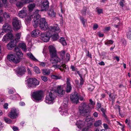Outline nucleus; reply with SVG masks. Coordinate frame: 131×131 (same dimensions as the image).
Here are the masks:
<instances>
[{
  "mask_svg": "<svg viewBox=\"0 0 131 131\" xmlns=\"http://www.w3.org/2000/svg\"><path fill=\"white\" fill-rule=\"evenodd\" d=\"M48 48L50 56L51 57V61L52 63H57L59 62L61 63L62 64L61 65H57L56 66L57 68L60 69L61 71H63V70H68V66H66L64 64H63L64 62L62 61V59H61L57 56L56 50L55 48L52 46H49Z\"/></svg>",
  "mask_w": 131,
  "mask_h": 131,
  "instance_id": "f257e3e1",
  "label": "nucleus"
},
{
  "mask_svg": "<svg viewBox=\"0 0 131 131\" xmlns=\"http://www.w3.org/2000/svg\"><path fill=\"white\" fill-rule=\"evenodd\" d=\"M39 11L40 10L38 9H37L35 11V13L33 15L34 16L32 24L34 28H36L39 25V27L41 30H45L48 29L49 27H48L45 18H42L39 19L40 16L38 13Z\"/></svg>",
  "mask_w": 131,
  "mask_h": 131,
  "instance_id": "f03ea898",
  "label": "nucleus"
},
{
  "mask_svg": "<svg viewBox=\"0 0 131 131\" xmlns=\"http://www.w3.org/2000/svg\"><path fill=\"white\" fill-rule=\"evenodd\" d=\"M48 31L47 33L41 34L40 35L41 39L45 42L48 41L51 36V32H59L60 29L58 25L56 24L53 26H49L47 29Z\"/></svg>",
  "mask_w": 131,
  "mask_h": 131,
  "instance_id": "7ed1b4c3",
  "label": "nucleus"
},
{
  "mask_svg": "<svg viewBox=\"0 0 131 131\" xmlns=\"http://www.w3.org/2000/svg\"><path fill=\"white\" fill-rule=\"evenodd\" d=\"M95 119L90 116H87L85 122L82 121L80 123L77 124V125L78 128H81L84 126L87 125L86 128H83L82 131H87L89 128L92 127L93 126V123Z\"/></svg>",
  "mask_w": 131,
  "mask_h": 131,
  "instance_id": "20e7f679",
  "label": "nucleus"
},
{
  "mask_svg": "<svg viewBox=\"0 0 131 131\" xmlns=\"http://www.w3.org/2000/svg\"><path fill=\"white\" fill-rule=\"evenodd\" d=\"M56 97L55 92L52 89L51 90L49 94L46 96L45 102L48 104H52L53 103V100Z\"/></svg>",
  "mask_w": 131,
  "mask_h": 131,
  "instance_id": "39448f33",
  "label": "nucleus"
},
{
  "mask_svg": "<svg viewBox=\"0 0 131 131\" xmlns=\"http://www.w3.org/2000/svg\"><path fill=\"white\" fill-rule=\"evenodd\" d=\"M31 96L35 100L39 101L41 100L43 96V93L41 90L36 91L32 92Z\"/></svg>",
  "mask_w": 131,
  "mask_h": 131,
  "instance_id": "423d86ee",
  "label": "nucleus"
},
{
  "mask_svg": "<svg viewBox=\"0 0 131 131\" xmlns=\"http://www.w3.org/2000/svg\"><path fill=\"white\" fill-rule=\"evenodd\" d=\"M39 82L34 78L29 79L28 81L27 86L30 88H35L39 84Z\"/></svg>",
  "mask_w": 131,
  "mask_h": 131,
  "instance_id": "0eeeda50",
  "label": "nucleus"
},
{
  "mask_svg": "<svg viewBox=\"0 0 131 131\" xmlns=\"http://www.w3.org/2000/svg\"><path fill=\"white\" fill-rule=\"evenodd\" d=\"M79 110L80 113L84 116L89 115L91 111L90 107H79Z\"/></svg>",
  "mask_w": 131,
  "mask_h": 131,
  "instance_id": "6e6552de",
  "label": "nucleus"
},
{
  "mask_svg": "<svg viewBox=\"0 0 131 131\" xmlns=\"http://www.w3.org/2000/svg\"><path fill=\"white\" fill-rule=\"evenodd\" d=\"M63 86L62 85H58L56 89L54 90L55 93H57L59 96H62L65 93V91L63 90Z\"/></svg>",
  "mask_w": 131,
  "mask_h": 131,
  "instance_id": "1a4fd4ad",
  "label": "nucleus"
},
{
  "mask_svg": "<svg viewBox=\"0 0 131 131\" xmlns=\"http://www.w3.org/2000/svg\"><path fill=\"white\" fill-rule=\"evenodd\" d=\"M21 25V21L17 17H14L13 22V25L14 28L18 30L20 28Z\"/></svg>",
  "mask_w": 131,
  "mask_h": 131,
  "instance_id": "9d476101",
  "label": "nucleus"
},
{
  "mask_svg": "<svg viewBox=\"0 0 131 131\" xmlns=\"http://www.w3.org/2000/svg\"><path fill=\"white\" fill-rule=\"evenodd\" d=\"M7 59L10 62L15 63H18L20 61V59H18L16 56L13 54L8 55Z\"/></svg>",
  "mask_w": 131,
  "mask_h": 131,
  "instance_id": "9b49d317",
  "label": "nucleus"
},
{
  "mask_svg": "<svg viewBox=\"0 0 131 131\" xmlns=\"http://www.w3.org/2000/svg\"><path fill=\"white\" fill-rule=\"evenodd\" d=\"M18 115L17 110L15 108H13L11 109L10 112L9 113L8 116L11 119H14L17 117Z\"/></svg>",
  "mask_w": 131,
  "mask_h": 131,
  "instance_id": "f8f14e48",
  "label": "nucleus"
},
{
  "mask_svg": "<svg viewBox=\"0 0 131 131\" xmlns=\"http://www.w3.org/2000/svg\"><path fill=\"white\" fill-rule=\"evenodd\" d=\"M70 98L72 102L76 104L79 102V96L77 93L71 94L70 96Z\"/></svg>",
  "mask_w": 131,
  "mask_h": 131,
  "instance_id": "ddd939ff",
  "label": "nucleus"
},
{
  "mask_svg": "<svg viewBox=\"0 0 131 131\" xmlns=\"http://www.w3.org/2000/svg\"><path fill=\"white\" fill-rule=\"evenodd\" d=\"M13 36L12 33L7 34L4 36L2 40L4 43H7L9 40L10 41L11 40L13 39Z\"/></svg>",
  "mask_w": 131,
  "mask_h": 131,
  "instance_id": "4468645a",
  "label": "nucleus"
},
{
  "mask_svg": "<svg viewBox=\"0 0 131 131\" xmlns=\"http://www.w3.org/2000/svg\"><path fill=\"white\" fill-rule=\"evenodd\" d=\"M25 68L22 66L19 67L17 69L16 73L18 75H22L26 72Z\"/></svg>",
  "mask_w": 131,
  "mask_h": 131,
  "instance_id": "2eb2a0df",
  "label": "nucleus"
},
{
  "mask_svg": "<svg viewBox=\"0 0 131 131\" xmlns=\"http://www.w3.org/2000/svg\"><path fill=\"white\" fill-rule=\"evenodd\" d=\"M14 39L11 40L9 43L7 45V49L8 50H11L13 48L15 47L16 45L14 42Z\"/></svg>",
  "mask_w": 131,
  "mask_h": 131,
  "instance_id": "dca6fc26",
  "label": "nucleus"
},
{
  "mask_svg": "<svg viewBox=\"0 0 131 131\" xmlns=\"http://www.w3.org/2000/svg\"><path fill=\"white\" fill-rule=\"evenodd\" d=\"M27 11L26 8L24 7L18 13L19 17L21 18L25 17L27 15Z\"/></svg>",
  "mask_w": 131,
  "mask_h": 131,
  "instance_id": "f3484780",
  "label": "nucleus"
},
{
  "mask_svg": "<svg viewBox=\"0 0 131 131\" xmlns=\"http://www.w3.org/2000/svg\"><path fill=\"white\" fill-rule=\"evenodd\" d=\"M49 2L47 0H46V1H44L42 3V6H41V7L43 8L44 9H41V11H46L47 10V9L49 7Z\"/></svg>",
  "mask_w": 131,
  "mask_h": 131,
  "instance_id": "a211bd4d",
  "label": "nucleus"
},
{
  "mask_svg": "<svg viewBox=\"0 0 131 131\" xmlns=\"http://www.w3.org/2000/svg\"><path fill=\"white\" fill-rule=\"evenodd\" d=\"M71 81V80L69 78L67 79L66 92L68 93L70 92L72 90V86L70 83Z\"/></svg>",
  "mask_w": 131,
  "mask_h": 131,
  "instance_id": "6ab92c4d",
  "label": "nucleus"
},
{
  "mask_svg": "<svg viewBox=\"0 0 131 131\" xmlns=\"http://www.w3.org/2000/svg\"><path fill=\"white\" fill-rule=\"evenodd\" d=\"M3 29L5 32H8L10 29V26L8 23L5 24L3 26Z\"/></svg>",
  "mask_w": 131,
  "mask_h": 131,
  "instance_id": "aec40b11",
  "label": "nucleus"
},
{
  "mask_svg": "<svg viewBox=\"0 0 131 131\" xmlns=\"http://www.w3.org/2000/svg\"><path fill=\"white\" fill-rule=\"evenodd\" d=\"M40 31L39 30L36 29L32 31L31 32L32 36L34 37H38L40 34Z\"/></svg>",
  "mask_w": 131,
  "mask_h": 131,
  "instance_id": "412c9836",
  "label": "nucleus"
},
{
  "mask_svg": "<svg viewBox=\"0 0 131 131\" xmlns=\"http://www.w3.org/2000/svg\"><path fill=\"white\" fill-rule=\"evenodd\" d=\"M15 50L16 52V54L18 56V58L20 59L23 56V53L18 48H15Z\"/></svg>",
  "mask_w": 131,
  "mask_h": 131,
  "instance_id": "4be33fe9",
  "label": "nucleus"
},
{
  "mask_svg": "<svg viewBox=\"0 0 131 131\" xmlns=\"http://www.w3.org/2000/svg\"><path fill=\"white\" fill-rule=\"evenodd\" d=\"M109 100L110 101H112L113 102L114 101L115 99L117 97L116 94L110 93L109 94Z\"/></svg>",
  "mask_w": 131,
  "mask_h": 131,
  "instance_id": "5701e85b",
  "label": "nucleus"
},
{
  "mask_svg": "<svg viewBox=\"0 0 131 131\" xmlns=\"http://www.w3.org/2000/svg\"><path fill=\"white\" fill-rule=\"evenodd\" d=\"M19 46L25 52H26L27 50V46L23 42L19 43Z\"/></svg>",
  "mask_w": 131,
  "mask_h": 131,
  "instance_id": "b1692460",
  "label": "nucleus"
},
{
  "mask_svg": "<svg viewBox=\"0 0 131 131\" xmlns=\"http://www.w3.org/2000/svg\"><path fill=\"white\" fill-rule=\"evenodd\" d=\"M48 15L50 17H54L56 16V13L52 9H50L48 11Z\"/></svg>",
  "mask_w": 131,
  "mask_h": 131,
  "instance_id": "393cba45",
  "label": "nucleus"
},
{
  "mask_svg": "<svg viewBox=\"0 0 131 131\" xmlns=\"http://www.w3.org/2000/svg\"><path fill=\"white\" fill-rule=\"evenodd\" d=\"M3 17L5 20H9L10 19V15L8 13L4 12L3 13Z\"/></svg>",
  "mask_w": 131,
  "mask_h": 131,
  "instance_id": "a878e982",
  "label": "nucleus"
},
{
  "mask_svg": "<svg viewBox=\"0 0 131 131\" xmlns=\"http://www.w3.org/2000/svg\"><path fill=\"white\" fill-rule=\"evenodd\" d=\"M42 71L43 74L44 75H48L50 73V71L49 69H43Z\"/></svg>",
  "mask_w": 131,
  "mask_h": 131,
  "instance_id": "bb28decb",
  "label": "nucleus"
},
{
  "mask_svg": "<svg viewBox=\"0 0 131 131\" xmlns=\"http://www.w3.org/2000/svg\"><path fill=\"white\" fill-rule=\"evenodd\" d=\"M36 6V5L35 3L30 4L28 6L29 10L30 12L32 11L34 8Z\"/></svg>",
  "mask_w": 131,
  "mask_h": 131,
  "instance_id": "cd10ccee",
  "label": "nucleus"
},
{
  "mask_svg": "<svg viewBox=\"0 0 131 131\" xmlns=\"http://www.w3.org/2000/svg\"><path fill=\"white\" fill-rule=\"evenodd\" d=\"M27 55L28 57L34 61H37L38 60L35 58L31 52H29L27 53Z\"/></svg>",
  "mask_w": 131,
  "mask_h": 131,
  "instance_id": "c85d7f7f",
  "label": "nucleus"
},
{
  "mask_svg": "<svg viewBox=\"0 0 131 131\" xmlns=\"http://www.w3.org/2000/svg\"><path fill=\"white\" fill-rule=\"evenodd\" d=\"M7 0H0V7L3 6L4 5H7Z\"/></svg>",
  "mask_w": 131,
  "mask_h": 131,
  "instance_id": "c756f323",
  "label": "nucleus"
},
{
  "mask_svg": "<svg viewBox=\"0 0 131 131\" xmlns=\"http://www.w3.org/2000/svg\"><path fill=\"white\" fill-rule=\"evenodd\" d=\"M51 32V36L52 39L53 40H57L59 38V36L58 34H54L53 35H52V33Z\"/></svg>",
  "mask_w": 131,
  "mask_h": 131,
  "instance_id": "7c9ffc66",
  "label": "nucleus"
},
{
  "mask_svg": "<svg viewBox=\"0 0 131 131\" xmlns=\"http://www.w3.org/2000/svg\"><path fill=\"white\" fill-rule=\"evenodd\" d=\"M70 54L68 53H67L66 58H64L63 60L62 61H64L65 62L66 61L67 62L70 60Z\"/></svg>",
  "mask_w": 131,
  "mask_h": 131,
  "instance_id": "2f4dec72",
  "label": "nucleus"
},
{
  "mask_svg": "<svg viewBox=\"0 0 131 131\" xmlns=\"http://www.w3.org/2000/svg\"><path fill=\"white\" fill-rule=\"evenodd\" d=\"M34 71L37 74H39L40 73V71L39 68L37 66L34 67Z\"/></svg>",
  "mask_w": 131,
  "mask_h": 131,
  "instance_id": "473e14b6",
  "label": "nucleus"
},
{
  "mask_svg": "<svg viewBox=\"0 0 131 131\" xmlns=\"http://www.w3.org/2000/svg\"><path fill=\"white\" fill-rule=\"evenodd\" d=\"M60 42L63 45H67V43L64 38H61L60 39Z\"/></svg>",
  "mask_w": 131,
  "mask_h": 131,
  "instance_id": "72a5a7b5",
  "label": "nucleus"
},
{
  "mask_svg": "<svg viewBox=\"0 0 131 131\" xmlns=\"http://www.w3.org/2000/svg\"><path fill=\"white\" fill-rule=\"evenodd\" d=\"M113 42L114 41L111 40H106L105 41V45L109 46L110 45L112 44Z\"/></svg>",
  "mask_w": 131,
  "mask_h": 131,
  "instance_id": "f704fd0d",
  "label": "nucleus"
},
{
  "mask_svg": "<svg viewBox=\"0 0 131 131\" xmlns=\"http://www.w3.org/2000/svg\"><path fill=\"white\" fill-rule=\"evenodd\" d=\"M61 58L62 60H63L64 58V56L65 53V51L64 50H62L59 52Z\"/></svg>",
  "mask_w": 131,
  "mask_h": 131,
  "instance_id": "c9c22d12",
  "label": "nucleus"
},
{
  "mask_svg": "<svg viewBox=\"0 0 131 131\" xmlns=\"http://www.w3.org/2000/svg\"><path fill=\"white\" fill-rule=\"evenodd\" d=\"M101 120H98L95 122L94 124V125L96 127H97L101 125Z\"/></svg>",
  "mask_w": 131,
  "mask_h": 131,
  "instance_id": "e433bc0d",
  "label": "nucleus"
},
{
  "mask_svg": "<svg viewBox=\"0 0 131 131\" xmlns=\"http://www.w3.org/2000/svg\"><path fill=\"white\" fill-rule=\"evenodd\" d=\"M87 8L85 7H84L83 9L81 11V12L83 15H86V11L87 10Z\"/></svg>",
  "mask_w": 131,
  "mask_h": 131,
  "instance_id": "4c0bfd02",
  "label": "nucleus"
},
{
  "mask_svg": "<svg viewBox=\"0 0 131 131\" xmlns=\"http://www.w3.org/2000/svg\"><path fill=\"white\" fill-rule=\"evenodd\" d=\"M127 37L129 39H131V29H129L127 32Z\"/></svg>",
  "mask_w": 131,
  "mask_h": 131,
  "instance_id": "58836bf2",
  "label": "nucleus"
},
{
  "mask_svg": "<svg viewBox=\"0 0 131 131\" xmlns=\"http://www.w3.org/2000/svg\"><path fill=\"white\" fill-rule=\"evenodd\" d=\"M66 107H60L59 108V110L63 112H66V111H67Z\"/></svg>",
  "mask_w": 131,
  "mask_h": 131,
  "instance_id": "ea45409f",
  "label": "nucleus"
},
{
  "mask_svg": "<svg viewBox=\"0 0 131 131\" xmlns=\"http://www.w3.org/2000/svg\"><path fill=\"white\" fill-rule=\"evenodd\" d=\"M17 6L19 8H21L23 6V3L21 2H18L16 4Z\"/></svg>",
  "mask_w": 131,
  "mask_h": 131,
  "instance_id": "a19ab883",
  "label": "nucleus"
},
{
  "mask_svg": "<svg viewBox=\"0 0 131 131\" xmlns=\"http://www.w3.org/2000/svg\"><path fill=\"white\" fill-rule=\"evenodd\" d=\"M51 77L52 79L56 80L60 79L61 78V77L60 76L55 75H52Z\"/></svg>",
  "mask_w": 131,
  "mask_h": 131,
  "instance_id": "79ce46f5",
  "label": "nucleus"
},
{
  "mask_svg": "<svg viewBox=\"0 0 131 131\" xmlns=\"http://www.w3.org/2000/svg\"><path fill=\"white\" fill-rule=\"evenodd\" d=\"M4 119L5 122L9 124L12 123V122L11 120L7 117H4Z\"/></svg>",
  "mask_w": 131,
  "mask_h": 131,
  "instance_id": "37998d69",
  "label": "nucleus"
},
{
  "mask_svg": "<svg viewBox=\"0 0 131 131\" xmlns=\"http://www.w3.org/2000/svg\"><path fill=\"white\" fill-rule=\"evenodd\" d=\"M21 35V33L20 32L16 34V39H19L20 38Z\"/></svg>",
  "mask_w": 131,
  "mask_h": 131,
  "instance_id": "c03bdc74",
  "label": "nucleus"
},
{
  "mask_svg": "<svg viewBox=\"0 0 131 131\" xmlns=\"http://www.w3.org/2000/svg\"><path fill=\"white\" fill-rule=\"evenodd\" d=\"M41 79L44 82H46L48 81L47 77L45 76H42L41 77Z\"/></svg>",
  "mask_w": 131,
  "mask_h": 131,
  "instance_id": "a18cd8bd",
  "label": "nucleus"
},
{
  "mask_svg": "<svg viewBox=\"0 0 131 131\" xmlns=\"http://www.w3.org/2000/svg\"><path fill=\"white\" fill-rule=\"evenodd\" d=\"M82 22V23L83 25L84 26H85V23L86 22V20L84 19L83 18H80Z\"/></svg>",
  "mask_w": 131,
  "mask_h": 131,
  "instance_id": "49530a36",
  "label": "nucleus"
},
{
  "mask_svg": "<svg viewBox=\"0 0 131 131\" xmlns=\"http://www.w3.org/2000/svg\"><path fill=\"white\" fill-rule=\"evenodd\" d=\"M97 10L98 13L99 14L102 13L103 12V10L102 9H99L98 7H97L96 8Z\"/></svg>",
  "mask_w": 131,
  "mask_h": 131,
  "instance_id": "de8ad7c7",
  "label": "nucleus"
},
{
  "mask_svg": "<svg viewBox=\"0 0 131 131\" xmlns=\"http://www.w3.org/2000/svg\"><path fill=\"white\" fill-rule=\"evenodd\" d=\"M98 25L97 24L95 23L93 25V29L94 30H96L97 28H98Z\"/></svg>",
  "mask_w": 131,
  "mask_h": 131,
  "instance_id": "09e8293b",
  "label": "nucleus"
},
{
  "mask_svg": "<svg viewBox=\"0 0 131 131\" xmlns=\"http://www.w3.org/2000/svg\"><path fill=\"white\" fill-rule=\"evenodd\" d=\"M33 0H25L23 3H28L33 2Z\"/></svg>",
  "mask_w": 131,
  "mask_h": 131,
  "instance_id": "8fccbe9b",
  "label": "nucleus"
},
{
  "mask_svg": "<svg viewBox=\"0 0 131 131\" xmlns=\"http://www.w3.org/2000/svg\"><path fill=\"white\" fill-rule=\"evenodd\" d=\"M99 108L98 109L100 108L101 111L103 113H105L106 112V110L105 109H104L103 108H101V107H98Z\"/></svg>",
  "mask_w": 131,
  "mask_h": 131,
  "instance_id": "3c124183",
  "label": "nucleus"
},
{
  "mask_svg": "<svg viewBox=\"0 0 131 131\" xmlns=\"http://www.w3.org/2000/svg\"><path fill=\"white\" fill-rule=\"evenodd\" d=\"M90 104L92 106H94L95 104V103L92 100V99H90L89 100Z\"/></svg>",
  "mask_w": 131,
  "mask_h": 131,
  "instance_id": "603ef678",
  "label": "nucleus"
},
{
  "mask_svg": "<svg viewBox=\"0 0 131 131\" xmlns=\"http://www.w3.org/2000/svg\"><path fill=\"white\" fill-rule=\"evenodd\" d=\"M117 20L119 21V22L118 23L117 25H118L119 27H121L122 25V23H121L118 18H117Z\"/></svg>",
  "mask_w": 131,
  "mask_h": 131,
  "instance_id": "864d4df0",
  "label": "nucleus"
},
{
  "mask_svg": "<svg viewBox=\"0 0 131 131\" xmlns=\"http://www.w3.org/2000/svg\"><path fill=\"white\" fill-rule=\"evenodd\" d=\"M32 17L31 16H29L27 17L26 18V20L28 21H30L31 20V18Z\"/></svg>",
  "mask_w": 131,
  "mask_h": 131,
  "instance_id": "5fc2aeb1",
  "label": "nucleus"
},
{
  "mask_svg": "<svg viewBox=\"0 0 131 131\" xmlns=\"http://www.w3.org/2000/svg\"><path fill=\"white\" fill-rule=\"evenodd\" d=\"M71 68L72 71H74L77 70V68H75L73 66H71Z\"/></svg>",
  "mask_w": 131,
  "mask_h": 131,
  "instance_id": "6e6d98bb",
  "label": "nucleus"
},
{
  "mask_svg": "<svg viewBox=\"0 0 131 131\" xmlns=\"http://www.w3.org/2000/svg\"><path fill=\"white\" fill-rule=\"evenodd\" d=\"M84 83V81L83 78L81 79H80V86H81Z\"/></svg>",
  "mask_w": 131,
  "mask_h": 131,
  "instance_id": "4d7b16f0",
  "label": "nucleus"
},
{
  "mask_svg": "<svg viewBox=\"0 0 131 131\" xmlns=\"http://www.w3.org/2000/svg\"><path fill=\"white\" fill-rule=\"evenodd\" d=\"M39 64L40 65L42 66V67H45L46 64L45 63L43 62H39Z\"/></svg>",
  "mask_w": 131,
  "mask_h": 131,
  "instance_id": "13d9d810",
  "label": "nucleus"
},
{
  "mask_svg": "<svg viewBox=\"0 0 131 131\" xmlns=\"http://www.w3.org/2000/svg\"><path fill=\"white\" fill-rule=\"evenodd\" d=\"M15 90L14 89L13 90H12L10 89L8 91V93L9 94H13L14 93V92L15 91Z\"/></svg>",
  "mask_w": 131,
  "mask_h": 131,
  "instance_id": "bf43d9fd",
  "label": "nucleus"
},
{
  "mask_svg": "<svg viewBox=\"0 0 131 131\" xmlns=\"http://www.w3.org/2000/svg\"><path fill=\"white\" fill-rule=\"evenodd\" d=\"M4 102V100L3 98H0V104H2Z\"/></svg>",
  "mask_w": 131,
  "mask_h": 131,
  "instance_id": "052dcab7",
  "label": "nucleus"
},
{
  "mask_svg": "<svg viewBox=\"0 0 131 131\" xmlns=\"http://www.w3.org/2000/svg\"><path fill=\"white\" fill-rule=\"evenodd\" d=\"M103 126L104 128L105 129H108V125L106 124H103Z\"/></svg>",
  "mask_w": 131,
  "mask_h": 131,
  "instance_id": "680f3d73",
  "label": "nucleus"
},
{
  "mask_svg": "<svg viewBox=\"0 0 131 131\" xmlns=\"http://www.w3.org/2000/svg\"><path fill=\"white\" fill-rule=\"evenodd\" d=\"M94 116L95 117H97L98 116V113L96 112H95L93 114Z\"/></svg>",
  "mask_w": 131,
  "mask_h": 131,
  "instance_id": "e2e57ef3",
  "label": "nucleus"
},
{
  "mask_svg": "<svg viewBox=\"0 0 131 131\" xmlns=\"http://www.w3.org/2000/svg\"><path fill=\"white\" fill-rule=\"evenodd\" d=\"M86 56L89 57L91 58H92V55L91 54L89 53V51H88Z\"/></svg>",
  "mask_w": 131,
  "mask_h": 131,
  "instance_id": "0e129e2a",
  "label": "nucleus"
},
{
  "mask_svg": "<svg viewBox=\"0 0 131 131\" xmlns=\"http://www.w3.org/2000/svg\"><path fill=\"white\" fill-rule=\"evenodd\" d=\"M13 129L14 131L17 130L18 129V128L15 126H13Z\"/></svg>",
  "mask_w": 131,
  "mask_h": 131,
  "instance_id": "69168bd1",
  "label": "nucleus"
},
{
  "mask_svg": "<svg viewBox=\"0 0 131 131\" xmlns=\"http://www.w3.org/2000/svg\"><path fill=\"white\" fill-rule=\"evenodd\" d=\"M25 104L24 102H21L19 103V105L21 106H24Z\"/></svg>",
  "mask_w": 131,
  "mask_h": 131,
  "instance_id": "338daca9",
  "label": "nucleus"
},
{
  "mask_svg": "<svg viewBox=\"0 0 131 131\" xmlns=\"http://www.w3.org/2000/svg\"><path fill=\"white\" fill-rule=\"evenodd\" d=\"M99 64L101 66H104L105 65V63L103 61H102L101 62L99 63Z\"/></svg>",
  "mask_w": 131,
  "mask_h": 131,
  "instance_id": "774afa93",
  "label": "nucleus"
}]
</instances>
